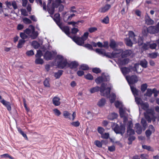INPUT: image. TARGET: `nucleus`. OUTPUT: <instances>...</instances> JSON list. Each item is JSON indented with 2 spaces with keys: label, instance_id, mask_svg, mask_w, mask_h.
Listing matches in <instances>:
<instances>
[{
  "label": "nucleus",
  "instance_id": "f8f14e48",
  "mask_svg": "<svg viewBox=\"0 0 159 159\" xmlns=\"http://www.w3.org/2000/svg\"><path fill=\"white\" fill-rule=\"evenodd\" d=\"M79 64L76 61H72L70 63H68V67L71 69H75L78 66Z\"/></svg>",
  "mask_w": 159,
  "mask_h": 159
},
{
  "label": "nucleus",
  "instance_id": "a18cd8bd",
  "mask_svg": "<svg viewBox=\"0 0 159 159\" xmlns=\"http://www.w3.org/2000/svg\"><path fill=\"white\" fill-rule=\"evenodd\" d=\"M47 11L51 15H52L53 14L54 11L55 9L54 7L48 8H47Z\"/></svg>",
  "mask_w": 159,
  "mask_h": 159
},
{
  "label": "nucleus",
  "instance_id": "5701e85b",
  "mask_svg": "<svg viewBox=\"0 0 159 159\" xmlns=\"http://www.w3.org/2000/svg\"><path fill=\"white\" fill-rule=\"evenodd\" d=\"M148 62L145 59H144L143 60L140 61L139 65L141 66L143 68H146L148 67Z\"/></svg>",
  "mask_w": 159,
  "mask_h": 159
},
{
  "label": "nucleus",
  "instance_id": "a878e982",
  "mask_svg": "<svg viewBox=\"0 0 159 159\" xmlns=\"http://www.w3.org/2000/svg\"><path fill=\"white\" fill-rule=\"evenodd\" d=\"M106 103V100L104 98L101 99L98 102V105L100 107L103 106Z\"/></svg>",
  "mask_w": 159,
  "mask_h": 159
},
{
  "label": "nucleus",
  "instance_id": "4468645a",
  "mask_svg": "<svg viewBox=\"0 0 159 159\" xmlns=\"http://www.w3.org/2000/svg\"><path fill=\"white\" fill-rule=\"evenodd\" d=\"M60 100V99L57 96L54 97L52 100L53 104L56 106H59L61 104Z\"/></svg>",
  "mask_w": 159,
  "mask_h": 159
},
{
  "label": "nucleus",
  "instance_id": "72a5a7b5",
  "mask_svg": "<svg viewBox=\"0 0 159 159\" xmlns=\"http://www.w3.org/2000/svg\"><path fill=\"white\" fill-rule=\"evenodd\" d=\"M80 69L84 70H89V67L87 65L82 64L80 65Z\"/></svg>",
  "mask_w": 159,
  "mask_h": 159
},
{
  "label": "nucleus",
  "instance_id": "6e6d98bb",
  "mask_svg": "<svg viewBox=\"0 0 159 159\" xmlns=\"http://www.w3.org/2000/svg\"><path fill=\"white\" fill-rule=\"evenodd\" d=\"M80 123L78 121L73 122L71 123V124L74 126L77 127L80 125Z\"/></svg>",
  "mask_w": 159,
  "mask_h": 159
},
{
  "label": "nucleus",
  "instance_id": "338daca9",
  "mask_svg": "<svg viewBox=\"0 0 159 159\" xmlns=\"http://www.w3.org/2000/svg\"><path fill=\"white\" fill-rule=\"evenodd\" d=\"M152 93H154L155 97H157L158 95V91L156 88H154L152 89Z\"/></svg>",
  "mask_w": 159,
  "mask_h": 159
},
{
  "label": "nucleus",
  "instance_id": "a19ab883",
  "mask_svg": "<svg viewBox=\"0 0 159 159\" xmlns=\"http://www.w3.org/2000/svg\"><path fill=\"white\" fill-rule=\"evenodd\" d=\"M84 77L86 79L89 80H92L93 78V75L90 73H88L84 75Z\"/></svg>",
  "mask_w": 159,
  "mask_h": 159
},
{
  "label": "nucleus",
  "instance_id": "2f4dec72",
  "mask_svg": "<svg viewBox=\"0 0 159 159\" xmlns=\"http://www.w3.org/2000/svg\"><path fill=\"white\" fill-rule=\"evenodd\" d=\"M118 115L115 113H113L110 114L108 116V118L110 120H112L116 118Z\"/></svg>",
  "mask_w": 159,
  "mask_h": 159
},
{
  "label": "nucleus",
  "instance_id": "13d9d810",
  "mask_svg": "<svg viewBox=\"0 0 159 159\" xmlns=\"http://www.w3.org/2000/svg\"><path fill=\"white\" fill-rule=\"evenodd\" d=\"M89 35V33L88 32H85L83 35L81 37L85 41L88 38Z\"/></svg>",
  "mask_w": 159,
  "mask_h": 159
},
{
  "label": "nucleus",
  "instance_id": "39448f33",
  "mask_svg": "<svg viewBox=\"0 0 159 159\" xmlns=\"http://www.w3.org/2000/svg\"><path fill=\"white\" fill-rule=\"evenodd\" d=\"M148 33L151 34L158 33L159 32V22L155 26H151L147 28Z\"/></svg>",
  "mask_w": 159,
  "mask_h": 159
},
{
  "label": "nucleus",
  "instance_id": "aec40b11",
  "mask_svg": "<svg viewBox=\"0 0 159 159\" xmlns=\"http://www.w3.org/2000/svg\"><path fill=\"white\" fill-rule=\"evenodd\" d=\"M135 125L136 132L138 134H140L142 132V128L141 125L138 123H136Z\"/></svg>",
  "mask_w": 159,
  "mask_h": 159
},
{
  "label": "nucleus",
  "instance_id": "69168bd1",
  "mask_svg": "<svg viewBox=\"0 0 159 159\" xmlns=\"http://www.w3.org/2000/svg\"><path fill=\"white\" fill-rule=\"evenodd\" d=\"M85 47L90 50H93V48L92 45L90 44L87 43L85 44Z\"/></svg>",
  "mask_w": 159,
  "mask_h": 159
},
{
  "label": "nucleus",
  "instance_id": "49530a36",
  "mask_svg": "<svg viewBox=\"0 0 159 159\" xmlns=\"http://www.w3.org/2000/svg\"><path fill=\"white\" fill-rule=\"evenodd\" d=\"M23 21L24 23L28 24L32 23V21L29 18H25L23 19Z\"/></svg>",
  "mask_w": 159,
  "mask_h": 159
},
{
  "label": "nucleus",
  "instance_id": "8fccbe9b",
  "mask_svg": "<svg viewBox=\"0 0 159 159\" xmlns=\"http://www.w3.org/2000/svg\"><path fill=\"white\" fill-rule=\"evenodd\" d=\"M20 37L22 39L25 40L28 38V36L26 35L24 32H21L20 33Z\"/></svg>",
  "mask_w": 159,
  "mask_h": 159
},
{
  "label": "nucleus",
  "instance_id": "37998d69",
  "mask_svg": "<svg viewBox=\"0 0 159 159\" xmlns=\"http://www.w3.org/2000/svg\"><path fill=\"white\" fill-rule=\"evenodd\" d=\"M109 18L108 16H106L102 20V22L103 23L107 24L109 23Z\"/></svg>",
  "mask_w": 159,
  "mask_h": 159
},
{
  "label": "nucleus",
  "instance_id": "a211bd4d",
  "mask_svg": "<svg viewBox=\"0 0 159 159\" xmlns=\"http://www.w3.org/2000/svg\"><path fill=\"white\" fill-rule=\"evenodd\" d=\"M61 30L67 35L70 34V29L68 26H65L62 27V25L59 27Z\"/></svg>",
  "mask_w": 159,
  "mask_h": 159
},
{
  "label": "nucleus",
  "instance_id": "c756f323",
  "mask_svg": "<svg viewBox=\"0 0 159 159\" xmlns=\"http://www.w3.org/2000/svg\"><path fill=\"white\" fill-rule=\"evenodd\" d=\"M109 46L112 49H114L117 46V45L115 40H111L109 44Z\"/></svg>",
  "mask_w": 159,
  "mask_h": 159
},
{
  "label": "nucleus",
  "instance_id": "473e14b6",
  "mask_svg": "<svg viewBox=\"0 0 159 159\" xmlns=\"http://www.w3.org/2000/svg\"><path fill=\"white\" fill-rule=\"evenodd\" d=\"M33 46L35 48H38L40 47L39 43L36 41H34L32 43Z\"/></svg>",
  "mask_w": 159,
  "mask_h": 159
},
{
  "label": "nucleus",
  "instance_id": "f257e3e1",
  "mask_svg": "<svg viewBox=\"0 0 159 159\" xmlns=\"http://www.w3.org/2000/svg\"><path fill=\"white\" fill-rule=\"evenodd\" d=\"M141 106L143 107L144 110H145L146 112L144 113L145 118L148 121V123H150L151 121L155 122L156 118L155 116V113L153 109H149V104L147 103H143L142 102Z\"/></svg>",
  "mask_w": 159,
  "mask_h": 159
},
{
  "label": "nucleus",
  "instance_id": "f3484780",
  "mask_svg": "<svg viewBox=\"0 0 159 159\" xmlns=\"http://www.w3.org/2000/svg\"><path fill=\"white\" fill-rule=\"evenodd\" d=\"M131 124L132 123H130L127 127V133L128 134L129 136L134 135L135 134L134 130L133 129H131Z\"/></svg>",
  "mask_w": 159,
  "mask_h": 159
},
{
  "label": "nucleus",
  "instance_id": "e433bc0d",
  "mask_svg": "<svg viewBox=\"0 0 159 159\" xmlns=\"http://www.w3.org/2000/svg\"><path fill=\"white\" fill-rule=\"evenodd\" d=\"M132 40L130 39H126V45L129 47H132L133 45V43L131 41Z\"/></svg>",
  "mask_w": 159,
  "mask_h": 159
},
{
  "label": "nucleus",
  "instance_id": "20e7f679",
  "mask_svg": "<svg viewBox=\"0 0 159 159\" xmlns=\"http://www.w3.org/2000/svg\"><path fill=\"white\" fill-rule=\"evenodd\" d=\"M114 131L117 134H121L122 135L125 133V126L123 125L120 126L116 124L115 127L113 128Z\"/></svg>",
  "mask_w": 159,
  "mask_h": 159
},
{
  "label": "nucleus",
  "instance_id": "9b49d317",
  "mask_svg": "<svg viewBox=\"0 0 159 159\" xmlns=\"http://www.w3.org/2000/svg\"><path fill=\"white\" fill-rule=\"evenodd\" d=\"M0 102L7 108V109L8 111H11V105L10 102L7 101L4 99L0 101Z\"/></svg>",
  "mask_w": 159,
  "mask_h": 159
},
{
  "label": "nucleus",
  "instance_id": "c03bdc74",
  "mask_svg": "<svg viewBox=\"0 0 159 159\" xmlns=\"http://www.w3.org/2000/svg\"><path fill=\"white\" fill-rule=\"evenodd\" d=\"M1 158L5 157V158H8L10 159H14V158L11 156H10L9 154L7 153L4 154L0 156Z\"/></svg>",
  "mask_w": 159,
  "mask_h": 159
},
{
  "label": "nucleus",
  "instance_id": "0e129e2a",
  "mask_svg": "<svg viewBox=\"0 0 159 159\" xmlns=\"http://www.w3.org/2000/svg\"><path fill=\"white\" fill-rule=\"evenodd\" d=\"M98 132L102 135L104 131V129L102 127H99L98 129Z\"/></svg>",
  "mask_w": 159,
  "mask_h": 159
},
{
  "label": "nucleus",
  "instance_id": "de8ad7c7",
  "mask_svg": "<svg viewBox=\"0 0 159 159\" xmlns=\"http://www.w3.org/2000/svg\"><path fill=\"white\" fill-rule=\"evenodd\" d=\"M38 36V33L37 32L34 31L32 33V34L31 35V37L32 39H36Z\"/></svg>",
  "mask_w": 159,
  "mask_h": 159
},
{
  "label": "nucleus",
  "instance_id": "f03ea898",
  "mask_svg": "<svg viewBox=\"0 0 159 159\" xmlns=\"http://www.w3.org/2000/svg\"><path fill=\"white\" fill-rule=\"evenodd\" d=\"M106 87L105 84L102 83L100 88L98 86L93 87L90 89V92L91 93H93L98 91L100 89L102 95L108 98L111 89V88L109 87L106 88Z\"/></svg>",
  "mask_w": 159,
  "mask_h": 159
},
{
  "label": "nucleus",
  "instance_id": "603ef678",
  "mask_svg": "<svg viewBox=\"0 0 159 159\" xmlns=\"http://www.w3.org/2000/svg\"><path fill=\"white\" fill-rule=\"evenodd\" d=\"M146 95L148 97H151L152 94V90L151 89H148L146 93Z\"/></svg>",
  "mask_w": 159,
  "mask_h": 159
},
{
  "label": "nucleus",
  "instance_id": "7c9ffc66",
  "mask_svg": "<svg viewBox=\"0 0 159 159\" xmlns=\"http://www.w3.org/2000/svg\"><path fill=\"white\" fill-rule=\"evenodd\" d=\"M17 129L18 132L22 135L26 140H28V138L26 134L24 133V132L19 127L17 128Z\"/></svg>",
  "mask_w": 159,
  "mask_h": 159
},
{
  "label": "nucleus",
  "instance_id": "4c0bfd02",
  "mask_svg": "<svg viewBox=\"0 0 159 159\" xmlns=\"http://www.w3.org/2000/svg\"><path fill=\"white\" fill-rule=\"evenodd\" d=\"M63 116L66 118H69L70 119V116L71 115V114L69 113L68 111H64L63 112Z\"/></svg>",
  "mask_w": 159,
  "mask_h": 159
},
{
  "label": "nucleus",
  "instance_id": "79ce46f5",
  "mask_svg": "<svg viewBox=\"0 0 159 159\" xmlns=\"http://www.w3.org/2000/svg\"><path fill=\"white\" fill-rule=\"evenodd\" d=\"M116 96L115 93H112L111 96L110 102L111 103H113L115 100Z\"/></svg>",
  "mask_w": 159,
  "mask_h": 159
},
{
  "label": "nucleus",
  "instance_id": "0eeeda50",
  "mask_svg": "<svg viewBox=\"0 0 159 159\" xmlns=\"http://www.w3.org/2000/svg\"><path fill=\"white\" fill-rule=\"evenodd\" d=\"M68 62L66 59L57 62V67L59 68L62 69L68 66Z\"/></svg>",
  "mask_w": 159,
  "mask_h": 159
},
{
  "label": "nucleus",
  "instance_id": "412c9836",
  "mask_svg": "<svg viewBox=\"0 0 159 159\" xmlns=\"http://www.w3.org/2000/svg\"><path fill=\"white\" fill-rule=\"evenodd\" d=\"M129 62V59L127 58H125L123 60H118V62L120 65L123 66L127 64Z\"/></svg>",
  "mask_w": 159,
  "mask_h": 159
},
{
  "label": "nucleus",
  "instance_id": "c9c22d12",
  "mask_svg": "<svg viewBox=\"0 0 159 159\" xmlns=\"http://www.w3.org/2000/svg\"><path fill=\"white\" fill-rule=\"evenodd\" d=\"M141 123L142 125L143 126V127L144 129L146 128L147 126V121L145 119H144L143 118H142L141 120Z\"/></svg>",
  "mask_w": 159,
  "mask_h": 159
},
{
  "label": "nucleus",
  "instance_id": "4d7b16f0",
  "mask_svg": "<svg viewBox=\"0 0 159 159\" xmlns=\"http://www.w3.org/2000/svg\"><path fill=\"white\" fill-rule=\"evenodd\" d=\"M142 147L143 149L147 150L148 151H152L153 149L151 148V147L150 146H147L146 145H142Z\"/></svg>",
  "mask_w": 159,
  "mask_h": 159
},
{
  "label": "nucleus",
  "instance_id": "423d86ee",
  "mask_svg": "<svg viewBox=\"0 0 159 159\" xmlns=\"http://www.w3.org/2000/svg\"><path fill=\"white\" fill-rule=\"evenodd\" d=\"M126 78L130 86L136 83L138 80L137 76L135 75L128 76Z\"/></svg>",
  "mask_w": 159,
  "mask_h": 159
},
{
  "label": "nucleus",
  "instance_id": "680f3d73",
  "mask_svg": "<svg viewBox=\"0 0 159 159\" xmlns=\"http://www.w3.org/2000/svg\"><path fill=\"white\" fill-rule=\"evenodd\" d=\"M21 14L25 16H28V13L25 9H22L20 10Z\"/></svg>",
  "mask_w": 159,
  "mask_h": 159
},
{
  "label": "nucleus",
  "instance_id": "052dcab7",
  "mask_svg": "<svg viewBox=\"0 0 159 159\" xmlns=\"http://www.w3.org/2000/svg\"><path fill=\"white\" fill-rule=\"evenodd\" d=\"M43 55L42 53L41 50H38L37 51L36 54L35 55L36 57L40 58Z\"/></svg>",
  "mask_w": 159,
  "mask_h": 159
},
{
  "label": "nucleus",
  "instance_id": "b1692460",
  "mask_svg": "<svg viewBox=\"0 0 159 159\" xmlns=\"http://www.w3.org/2000/svg\"><path fill=\"white\" fill-rule=\"evenodd\" d=\"M135 35L134 33L132 31H130L129 33V38L130 39L132 40H133L134 42H136L137 41L136 39L135 38Z\"/></svg>",
  "mask_w": 159,
  "mask_h": 159
},
{
  "label": "nucleus",
  "instance_id": "774afa93",
  "mask_svg": "<svg viewBox=\"0 0 159 159\" xmlns=\"http://www.w3.org/2000/svg\"><path fill=\"white\" fill-rule=\"evenodd\" d=\"M79 30L77 28H73L71 30V32L72 34H75L77 32L79 31Z\"/></svg>",
  "mask_w": 159,
  "mask_h": 159
},
{
  "label": "nucleus",
  "instance_id": "bf43d9fd",
  "mask_svg": "<svg viewBox=\"0 0 159 159\" xmlns=\"http://www.w3.org/2000/svg\"><path fill=\"white\" fill-rule=\"evenodd\" d=\"M53 111L54 112L55 115L57 116H59L61 114V112L60 111L57 109H54L53 110Z\"/></svg>",
  "mask_w": 159,
  "mask_h": 159
},
{
  "label": "nucleus",
  "instance_id": "e2e57ef3",
  "mask_svg": "<svg viewBox=\"0 0 159 159\" xmlns=\"http://www.w3.org/2000/svg\"><path fill=\"white\" fill-rule=\"evenodd\" d=\"M135 101L138 104H140L142 103V101L141 98L139 97L135 98Z\"/></svg>",
  "mask_w": 159,
  "mask_h": 159
},
{
  "label": "nucleus",
  "instance_id": "5fc2aeb1",
  "mask_svg": "<svg viewBox=\"0 0 159 159\" xmlns=\"http://www.w3.org/2000/svg\"><path fill=\"white\" fill-rule=\"evenodd\" d=\"M109 136V134L108 133H103L101 135V138L103 139H108Z\"/></svg>",
  "mask_w": 159,
  "mask_h": 159
},
{
  "label": "nucleus",
  "instance_id": "dca6fc26",
  "mask_svg": "<svg viewBox=\"0 0 159 159\" xmlns=\"http://www.w3.org/2000/svg\"><path fill=\"white\" fill-rule=\"evenodd\" d=\"M107 81V78H104L102 76H99L95 80V82L97 84H99Z\"/></svg>",
  "mask_w": 159,
  "mask_h": 159
},
{
  "label": "nucleus",
  "instance_id": "1a4fd4ad",
  "mask_svg": "<svg viewBox=\"0 0 159 159\" xmlns=\"http://www.w3.org/2000/svg\"><path fill=\"white\" fill-rule=\"evenodd\" d=\"M53 20L59 27L61 26L62 23L60 21V14L59 13H56L54 15Z\"/></svg>",
  "mask_w": 159,
  "mask_h": 159
},
{
  "label": "nucleus",
  "instance_id": "09e8293b",
  "mask_svg": "<svg viewBox=\"0 0 159 159\" xmlns=\"http://www.w3.org/2000/svg\"><path fill=\"white\" fill-rule=\"evenodd\" d=\"M92 71L93 72L96 74H98L101 73V70L99 68H94L92 69Z\"/></svg>",
  "mask_w": 159,
  "mask_h": 159
},
{
  "label": "nucleus",
  "instance_id": "58836bf2",
  "mask_svg": "<svg viewBox=\"0 0 159 159\" xmlns=\"http://www.w3.org/2000/svg\"><path fill=\"white\" fill-rule=\"evenodd\" d=\"M145 133L146 137L149 139L150 136L152 134V131L150 129H148L146 131Z\"/></svg>",
  "mask_w": 159,
  "mask_h": 159
},
{
  "label": "nucleus",
  "instance_id": "6e6552de",
  "mask_svg": "<svg viewBox=\"0 0 159 159\" xmlns=\"http://www.w3.org/2000/svg\"><path fill=\"white\" fill-rule=\"evenodd\" d=\"M44 58L47 61L51 60L53 58V55L52 52L47 51L44 53Z\"/></svg>",
  "mask_w": 159,
  "mask_h": 159
},
{
  "label": "nucleus",
  "instance_id": "864d4df0",
  "mask_svg": "<svg viewBox=\"0 0 159 159\" xmlns=\"http://www.w3.org/2000/svg\"><path fill=\"white\" fill-rule=\"evenodd\" d=\"M97 30V28L95 27H91L88 29L89 31L91 33L95 32Z\"/></svg>",
  "mask_w": 159,
  "mask_h": 159
},
{
  "label": "nucleus",
  "instance_id": "ea45409f",
  "mask_svg": "<svg viewBox=\"0 0 159 159\" xmlns=\"http://www.w3.org/2000/svg\"><path fill=\"white\" fill-rule=\"evenodd\" d=\"M148 87V85L147 84H143L141 85V91L143 92L145 91Z\"/></svg>",
  "mask_w": 159,
  "mask_h": 159
},
{
  "label": "nucleus",
  "instance_id": "c85d7f7f",
  "mask_svg": "<svg viewBox=\"0 0 159 159\" xmlns=\"http://www.w3.org/2000/svg\"><path fill=\"white\" fill-rule=\"evenodd\" d=\"M63 70H59L57 72L54 74V76L56 79L59 78L63 74Z\"/></svg>",
  "mask_w": 159,
  "mask_h": 159
},
{
  "label": "nucleus",
  "instance_id": "4be33fe9",
  "mask_svg": "<svg viewBox=\"0 0 159 159\" xmlns=\"http://www.w3.org/2000/svg\"><path fill=\"white\" fill-rule=\"evenodd\" d=\"M120 70L122 73L124 75H126L130 72V68L126 67L121 68Z\"/></svg>",
  "mask_w": 159,
  "mask_h": 159
},
{
  "label": "nucleus",
  "instance_id": "7ed1b4c3",
  "mask_svg": "<svg viewBox=\"0 0 159 159\" xmlns=\"http://www.w3.org/2000/svg\"><path fill=\"white\" fill-rule=\"evenodd\" d=\"M95 51L99 54L103 55V56H106L109 58L117 57L118 56L117 55L119 54V53L113 52L111 53H106L105 52H103L102 49L99 48H96L95 49Z\"/></svg>",
  "mask_w": 159,
  "mask_h": 159
},
{
  "label": "nucleus",
  "instance_id": "3c124183",
  "mask_svg": "<svg viewBox=\"0 0 159 159\" xmlns=\"http://www.w3.org/2000/svg\"><path fill=\"white\" fill-rule=\"evenodd\" d=\"M95 144L98 148H101L102 147V144L101 141L100 142L98 140H96L95 141Z\"/></svg>",
  "mask_w": 159,
  "mask_h": 159
},
{
  "label": "nucleus",
  "instance_id": "393cba45",
  "mask_svg": "<svg viewBox=\"0 0 159 159\" xmlns=\"http://www.w3.org/2000/svg\"><path fill=\"white\" fill-rule=\"evenodd\" d=\"M131 90L134 96H138V90L135 88L132 85L130 86Z\"/></svg>",
  "mask_w": 159,
  "mask_h": 159
},
{
  "label": "nucleus",
  "instance_id": "ddd939ff",
  "mask_svg": "<svg viewBox=\"0 0 159 159\" xmlns=\"http://www.w3.org/2000/svg\"><path fill=\"white\" fill-rule=\"evenodd\" d=\"M111 7V6L109 4L106 5L104 7H101L99 10V11L101 13H105Z\"/></svg>",
  "mask_w": 159,
  "mask_h": 159
},
{
  "label": "nucleus",
  "instance_id": "2eb2a0df",
  "mask_svg": "<svg viewBox=\"0 0 159 159\" xmlns=\"http://www.w3.org/2000/svg\"><path fill=\"white\" fill-rule=\"evenodd\" d=\"M147 16H145V23L148 25H152L154 24V21L147 14Z\"/></svg>",
  "mask_w": 159,
  "mask_h": 159
},
{
  "label": "nucleus",
  "instance_id": "9d476101",
  "mask_svg": "<svg viewBox=\"0 0 159 159\" xmlns=\"http://www.w3.org/2000/svg\"><path fill=\"white\" fill-rule=\"evenodd\" d=\"M73 40L78 45L81 46L84 44V41L81 37H75L73 38Z\"/></svg>",
  "mask_w": 159,
  "mask_h": 159
},
{
  "label": "nucleus",
  "instance_id": "6ab92c4d",
  "mask_svg": "<svg viewBox=\"0 0 159 159\" xmlns=\"http://www.w3.org/2000/svg\"><path fill=\"white\" fill-rule=\"evenodd\" d=\"M132 53V51L130 50H127L125 51L122 53L121 55L122 57H126L130 56Z\"/></svg>",
  "mask_w": 159,
  "mask_h": 159
},
{
  "label": "nucleus",
  "instance_id": "cd10ccee",
  "mask_svg": "<svg viewBox=\"0 0 159 159\" xmlns=\"http://www.w3.org/2000/svg\"><path fill=\"white\" fill-rule=\"evenodd\" d=\"M139 67V64L138 63H135L133 67L131 66L130 67V70H132L134 71L135 72L137 73H138V68Z\"/></svg>",
  "mask_w": 159,
  "mask_h": 159
},
{
  "label": "nucleus",
  "instance_id": "f704fd0d",
  "mask_svg": "<svg viewBox=\"0 0 159 159\" xmlns=\"http://www.w3.org/2000/svg\"><path fill=\"white\" fill-rule=\"evenodd\" d=\"M43 62V59L40 58H36L35 61V63L37 64H42Z\"/></svg>",
  "mask_w": 159,
  "mask_h": 159
},
{
  "label": "nucleus",
  "instance_id": "bb28decb",
  "mask_svg": "<svg viewBox=\"0 0 159 159\" xmlns=\"http://www.w3.org/2000/svg\"><path fill=\"white\" fill-rule=\"evenodd\" d=\"M26 41L25 40L20 39L17 45V47L18 48H22L23 45L25 44Z\"/></svg>",
  "mask_w": 159,
  "mask_h": 159
}]
</instances>
